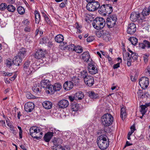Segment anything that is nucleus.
I'll return each mask as SVG.
<instances>
[{"instance_id":"nucleus-1","label":"nucleus","mask_w":150,"mask_h":150,"mask_svg":"<svg viewBox=\"0 0 150 150\" xmlns=\"http://www.w3.org/2000/svg\"><path fill=\"white\" fill-rule=\"evenodd\" d=\"M107 137L106 135H102L97 139V144L98 147L101 150L107 148L109 145V141H107Z\"/></svg>"},{"instance_id":"nucleus-2","label":"nucleus","mask_w":150,"mask_h":150,"mask_svg":"<svg viewBox=\"0 0 150 150\" xmlns=\"http://www.w3.org/2000/svg\"><path fill=\"white\" fill-rule=\"evenodd\" d=\"M123 59L125 61H127V65L130 67L131 65L132 62L131 58L134 60H136L137 59L138 55L135 52H133L132 53L130 57L129 53L125 51V52H123Z\"/></svg>"},{"instance_id":"nucleus-3","label":"nucleus","mask_w":150,"mask_h":150,"mask_svg":"<svg viewBox=\"0 0 150 150\" xmlns=\"http://www.w3.org/2000/svg\"><path fill=\"white\" fill-rule=\"evenodd\" d=\"M113 120V117L109 113L105 114L101 118L102 124L105 127H108L111 125Z\"/></svg>"},{"instance_id":"nucleus-4","label":"nucleus","mask_w":150,"mask_h":150,"mask_svg":"<svg viewBox=\"0 0 150 150\" xmlns=\"http://www.w3.org/2000/svg\"><path fill=\"white\" fill-rule=\"evenodd\" d=\"M112 7L110 4H103L100 6L99 8L98 12L99 13L104 16L107 14L108 15L112 11Z\"/></svg>"},{"instance_id":"nucleus-5","label":"nucleus","mask_w":150,"mask_h":150,"mask_svg":"<svg viewBox=\"0 0 150 150\" xmlns=\"http://www.w3.org/2000/svg\"><path fill=\"white\" fill-rule=\"evenodd\" d=\"M105 24L104 19L101 17H97L94 20L92 23L93 26L97 30L102 29Z\"/></svg>"},{"instance_id":"nucleus-6","label":"nucleus","mask_w":150,"mask_h":150,"mask_svg":"<svg viewBox=\"0 0 150 150\" xmlns=\"http://www.w3.org/2000/svg\"><path fill=\"white\" fill-rule=\"evenodd\" d=\"M40 130L39 128L36 126H33L31 127L30 129V135L34 138H35L39 139L41 138L42 137L38 136L37 134L38 133H39V134L42 135V132H40Z\"/></svg>"},{"instance_id":"nucleus-7","label":"nucleus","mask_w":150,"mask_h":150,"mask_svg":"<svg viewBox=\"0 0 150 150\" xmlns=\"http://www.w3.org/2000/svg\"><path fill=\"white\" fill-rule=\"evenodd\" d=\"M117 18V16L113 15L108 16L106 20V23L108 28H112L116 24Z\"/></svg>"},{"instance_id":"nucleus-8","label":"nucleus","mask_w":150,"mask_h":150,"mask_svg":"<svg viewBox=\"0 0 150 150\" xmlns=\"http://www.w3.org/2000/svg\"><path fill=\"white\" fill-rule=\"evenodd\" d=\"M86 8L87 10L90 11H93L97 10L100 8V4L98 1L88 2Z\"/></svg>"},{"instance_id":"nucleus-9","label":"nucleus","mask_w":150,"mask_h":150,"mask_svg":"<svg viewBox=\"0 0 150 150\" xmlns=\"http://www.w3.org/2000/svg\"><path fill=\"white\" fill-rule=\"evenodd\" d=\"M96 35L99 37H102L104 40L106 42L109 41L111 39V35L106 31H98L96 33Z\"/></svg>"},{"instance_id":"nucleus-10","label":"nucleus","mask_w":150,"mask_h":150,"mask_svg":"<svg viewBox=\"0 0 150 150\" xmlns=\"http://www.w3.org/2000/svg\"><path fill=\"white\" fill-rule=\"evenodd\" d=\"M139 83L142 88L145 89L148 87L149 85V79L146 77H142L140 79Z\"/></svg>"},{"instance_id":"nucleus-11","label":"nucleus","mask_w":150,"mask_h":150,"mask_svg":"<svg viewBox=\"0 0 150 150\" xmlns=\"http://www.w3.org/2000/svg\"><path fill=\"white\" fill-rule=\"evenodd\" d=\"M62 85L59 83H56L49 87L48 93H54L55 91H59L62 88Z\"/></svg>"},{"instance_id":"nucleus-12","label":"nucleus","mask_w":150,"mask_h":150,"mask_svg":"<svg viewBox=\"0 0 150 150\" xmlns=\"http://www.w3.org/2000/svg\"><path fill=\"white\" fill-rule=\"evenodd\" d=\"M88 70L89 73L91 74H95L98 72V69L96 66L92 63L88 64Z\"/></svg>"},{"instance_id":"nucleus-13","label":"nucleus","mask_w":150,"mask_h":150,"mask_svg":"<svg viewBox=\"0 0 150 150\" xmlns=\"http://www.w3.org/2000/svg\"><path fill=\"white\" fill-rule=\"evenodd\" d=\"M84 81L85 84L89 87L92 86L94 82L93 77L90 75H88L87 77L85 78L84 80Z\"/></svg>"},{"instance_id":"nucleus-14","label":"nucleus","mask_w":150,"mask_h":150,"mask_svg":"<svg viewBox=\"0 0 150 150\" xmlns=\"http://www.w3.org/2000/svg\"><path fill=\"white\" fill-rule=\"evenodd\" d=\"M41 86L42 88H43L48 93L49 90V87H50V81L49 80H42L40 83Z\"/></svg>"},{"instance_id":"nucleus-15","label":"nucleus","mask_w":150,"mask_h":150,"mask_svg":"<svg viewBox=\"0 0 150 150\" xmlns=\"http://www.w3.org/2000/svg\"><path fill=\"white\" fill-rule=\"evenodd\" d=\"M35 108L34 104L31 102H28L24 105V109L26 111L28 112H31Z\"/></svg>"},{"instance_id":"nucleus-16","label":"nucleus","mask_w":150,"mask_h":150,"mask_svg":"<svg viewBox=\"0 0 150 150\" xmlns=\"http://www.w3.org/2000/svg\"><path fill=\"white\" fill-rule=\"evenodd\" d=\"M136 28L134 23H131L128 25L127 30V33L130 34H132L136 31Z\"/></svg>"},{"instance_id":"nucleus-17","label":"nucleus","mask_w":150,"mask_h":150,"mask_svg":"<svg viewBox=\"0 0 150 150\" xmlns=\"http://www.w3.org/2000/svg\"><path fill=\"white\" fill-rule=\"evenodd\" d=\"M45 52L42 49L38 50L35 53V57L36 59H40L45 57Z\"/></svg>"},{"instance_id":"nucleus-18","label":"nucleus","mask_w":150,"mask_h":150,"mask_svg":"<svg viewBox=\"0 0 150 150\" xmlns=\"http://www.w3.org/2000/svg\"><path fill=\"white\" fill-rule=\"evenodd\" d=\"M68 101L65 99L60 100L58 103V105L59 108H67L69 105Z\"/></svg>"},{"instance_id":"nucleus-19","label":"nucleus","mask_w":150,"mask_h":150,"mask_svg":"<svg viewBox=\"0 0 150 150\" xmlns=\"http://www.w3.org/2000/svg\"><path fill=\"white\" fill-rule=\"evenodd\" d=\"M73 87V82L71 81H67L64 83L63 87L65 90L68 91L71 89Z\"/></svg>"},{"instance_id":"nucleus-20","label":"nucleus","mask_w":150,"mask_h":150,"mask_svg":"<svg viewBox=\"0 0 150 150\" xmlns=\"http://www.w3.org/2000/svg\"><path fill=\"white\" fill-rule=\"evenodd\" d=\"M120 108L121 109L120 117L123 120L127 116V114L126 112V107L123 105L122 104L120 105Z\"/></svg>"},{"instance_id":"nucleus-21","label":"nucleus","mask_w":150,"mask_h":150,"mask_svg":"<svg viewBox=\"0 0 150 150\" xmlns=\"http://www.w3.org/2000/svg\"><path fill=\"white\" fill-rule=\"evenodd\" d=\"M26 55L27 51L25 49L22 48L20 50L17 56H18L17 57L20 58L22 59L25 58Z\"/></svg>"},{"instance_id":"nucleus-22","label":"nucleus","mask_w":150,"mask_h":150,"mask_svg":"<svg viewBox=\"0 0 150 150\" xmlns=\"http://www.w3.org/2000/svg\"><path fill=\"white\" fill-rule=\"evenodd\" d=\"M140 14L138 12H133L130 15V18L132 21L135 22L139 17Z\"/></svg>"},{"instance_id":"nucleus-23","label":"nucleus","mask_w":150,"mask_h":150,"mask_svg":"<svg viewBox=\"0 0 150 150\" xmlns=\"http://www.w3.org/2000/svg\"><path fill=\"white\" fill-rule=\"evenodd\" d=\"M60 140L59 138H54L53 139L52 142L54 146H53V149L57 150V149L60 148L61 147V145L59 143L58 141Z\"/></svg>"},{"instance_id":"nucleus-24","label":"nucleus","mask_w":150,"mask_h":150,"mask_svg":"<svg viewBox=\"0 0 150 150\" xmlns=\"http://www.w3.org/2000/svg\"><path fill=\"white\" fill-rule=\"evenodd\" d=\"M41 86H40L39 83H38L34 84L32 87L33 91L35 93L38 94L41 92Z\"/></svg>"},{"instance_id":"nucleus-25","label":"nucleus","mask_w":150,"mask_h":150,"mask_svg":"<svg viewBox=\"0 0 150 150\" xmlns=\"http://www.w3.org/2000/svg\"><path fill=\"white\" fill-rule=\"evenodd\" d=\"M53 132H48L45 134L44 137V139L46 142H49L53 136Z\"/></svg>"},{"instance_id":"nucleus-26","label":"nucleus","mask_w":150,"mask_h":150,"mask_svg":"<svg viewBox=\"0 0 150 150\" xmlns=\"http://www.w3.org/2000/svg\"><path fill=\"white\" fill-rule=\"evenodd\" d=\"M42 104L43 107L47 109H51L52 106V103L48 101H46L43 102Z\"/></svg>"},{"instance_id":"nucleus-27","label":"nucleus","mask_w":150,"mask_h":150,"mask_svg":"<svg viewBox=\"0 0 150 150\" xmlns=\"http://www.w3.org/2000/svg\"><path fill=\"white\" fill-rule=\"evenodd\" d=\"M18 56L17 55L13 58V59L12 61L13 64L16 66H19L21 63L22 61V59L20 58L17 57Z\"/></svg>"},{"instance_id":"nucleus-28","label":"nucleus","mask_w":150,"mask_h":150,"mask_svg":"<svg viewBox=\"0 0 150 150\" xmlns=\"http://www.w3.org/2000/svg\"><path fill=\"white\" fill-rule=\"evenodd\" d=\"M81 56L83 60L87 62L89 61L90 56L88 52H84L82 54Z\"/></svg>"},{"instance_id":"nucleus-29","label":"nucleus","mask_w":150,"mask_h":150,"mask_svg":"<svg viewBox=\"0 0 150 150\" xmlns=\"http://www.w3.org/2000/svg\"><path fill=\"white\" fill-rule=\"evenodd\" d=\"M89 97L93 99H96L99 97L98 95L93 91H90L88 92Z\"/></svg>"},{"instance_id":"nucleus-30","label":"nucleus","mask_w":150,"mask_h":150,"mask_svg":"<svg viewBox=\"0 0 150 150\" xmlns=\"http://www.w3.org/2000/svg\"><path fill=\"white\" fill-rule=\"evenodd\" d=\"M54 39L57 42L61 43L64 40V37L62 35L59 34L56 36Z\"/></svg>"},{"instance_id":"nucleus-31","label":"nucleus","mask_w":150,"mask_h":150,"mask_svg":"<svg viewBox=\"0 0 150 150\" xmlns=\"http://www.w3.org/2000/svg\"><path fill=\"white\" fill-rule=\"evenodd\" d=\"M75 96L76 99L81 100L83 98L84 96L82 92L80 91L76 93L75 94Z\"/></svg>"},{"instance_id":"nucleus-32","label":"nucleus","mask_w":150,"mask_h":150,"mask_svg":"<svg viewBox=\"0 0 150 150\" xmlns=\"http://www.w3.org/2000/svg\"><path fill=\"white\" fill-rule=\"evenodd\" d=\"M64 46L65 49H67L69 51H74V49L75 47V46L73 44H71L69 45L68 46L67 43H65L64 44Z\"/></svg>"},{"instance_id":"nucleus-33","label":"nucleus","mask_w":150,"mask_h":150,"mask_svg":"<svg viewBox=\"0 0 150 150\" xmlns=\"http://www.w3.org/2000/svg\"><path fill=\"white\" fill-rule=\"evenodd\" d=\"M35 20L36 23L38 24L40 20V15L38 11H35Z\"/></svg>"},{"instance_id":"nucleus-34","label":"nucleus","mask_w":150,"mask_h":150,"mask_svg":"<svg viewBox=\"0 0 150 150\" xmlns=\"http://www.w3.org/2000/svg\"><path fill=\"white\" fill-rule=\"evenodd\" d=\"M74 51H75L76 52L79 53H81L83 51L82 47L79 45L75 46L74 49Z\"/></svg>"},{"instance_id":"nucleus-35","label":"nucleus","mask_w":150,"mask_h":150,"mask_svg":"<svg viewBox=\"0 0 150 150\" xmlns=\"http://www.w3.org/2000/svg\"><path fill=\"white\" fill-rule=\"evenodd\" d=\"M129 40L131 42L132 44L134 45H136L138 42V40L135 37L129 38Z\"/></svg>"},{"instance_id":"nucleus-36","label":"nucleus","mask_w":150,"mask_h":150,"mask_svg":"<svg viewBox=\"0 0 150 150\" xmlns=\"http://www.w3.org/2000/svg\"><path fill=\"white\" fill-rule=\"evenodd\" d=\"M35 71L33 67L31 66H30V67L28 68V69L26 72L27 74L28 75L31 74Z\"/></svg>"},{"instance_id":"nucleus-37","label":"nucleus","mask_w":150,"mask_h":150,"mask_svg":"<svg viewBox=\"0 0 150 150\" xmlns=\"http://www.w3.org/2000/svg\"><path fill=\"white\" fill-rule=\"evenodd\" d=\"M141 109L140 111L142 113V114L144 115L146 112V106L144 105H142L140 106Z\"/></svg>"},{"instance_id":"nucleus-38","label":"nucleus","mask_w":150,"mask_h":150,"mask_svg":"<svg viewBox=\"0 0 150 150\" xmlns=\"http://www.w3.org/2000/svg\"><path fill=\"white\" fill-rule=\"evenodd\" d=\"M17 10L18 13L21 15L23 14L25 12L24 8L21 6H19Z\"/></svg>"},{"instance_id":"nucleus-39","label":"nucleus","mask_w":150,"mask_h":150,"mask_svg":"<svg viewBox=\"0 0 150 150\" xmlns=\"http://www.w3.org/2000/svg\"><path fill=\"white\" fill-rule=\"evenodd\" d=\"M30 62L29 60L27 61L26 62H25L23 66V68L24 70L27 71V70L28 69L29 67L30 66Z\"/></svg>"},{"instance_id":"nucleus-40","label":"nucleus","mask_w":150,"mask_h":150,"mask_svg":"<svg viewBox=\"0 0 150 150\" xmlns=\"http://www.w3.org/2000/svg\"><path fill=\"white\" fill-rule=\"evenodd\" d=\"M7 10L11 12H13L16 9L15 7L12 5H8L7 6Z\"/></svg>"},{"instance_id":"nucleus-41","label":"nucleus","mask_w":150,"mask_h":150,"mask_svg":"<svg viewBox=\"0 0 150 150\" xmlns=\"http://www.w3.org/2000/svg\"><path fill=\"white\" fill-rule=\"evenodd\" d=\"M80 74L81 77L83 78L84 80L85 78H86L87 76H88L87 71L85 70L81 71Z\"/></svg>"},{"instance_id":"nucleus-42","label":"nucleus","mask_w":150,"mask_h":150,"mask_svg":"<svg viewBox=\"0 0 150 150\" xmlns=\"http://www.w3.org/2000/svg\"><path fill=\"white\" fill-rule=\"evenodd\" d=\"M79 109V106L78 104H76L72 105L71 106V110L73 111H76Z\"/></svg>"},{"instance_id":"nucleus-43","label":"nucleus","mask_w":150,"mask_h":150,"mask_svg":"<svg viewBox=\"0 0 150 150\" xmlns=\"http://www.w3.org/2000/svg\"><path fill=\"white\" fill-rule=\"evenodd\" d=\"M150 13V11L149 10V8H144L142 11V14L143 16H146L149 15Z\"/></svg>"},{"instance_id":"nucleus-44","label":"nucleus","mask_w":150,"mask_h":150,"mask_svg":"<svg viewBox=\"0 0 150 150\" xmlns=\"http://www.w3.org/2000/svg\"><path fill=\"white\" fill-rule=\"evenodd\" d=\"M71 82L75 83V84H78L79 82V79L76 76H73L72 78Z\"/></svg>"},{"instance_id":"nucleus-45","label":"nucleus","mask_w":150,"mask_h":150,"mask_svg":"<svg viewBox=\"0 0 150 150\" xmlns=\"http://www.w3.org/2000/svg\"><path fill=\"white\" fill-rule=\"evenodd\" d=\"M7 8V5L6 3H2L0 4V9L1 11L5 10Z\"/></svg>"},{"instance_id":"nucleus-46","label":"nucleus","mask_w":150,"mask_h":150,"mask_svg":"<svg viewBox=\"0 0 150 150\" xmlns=\"http://www.w3.org/2000/svg\"><path fill=\"white\" fill-rule=\"evenodd\" d=\"M42 41L43 43L46 44L49 42V40L47 37H44L42 38Z\"/></svg>"},{"instance_id":"nucleus-47","label":"nucleus","mask_w":150,"mask_h":150,"mask_svg":"<svg viewBox=\"0 0 150 150\" xmlns=\"http://www.w3.org/2000/svg\"><path fill=\"white\" fill-rule=\"evenodd\" d=\"M145 47H147L148 48L150 47V42L149 41L146 40H144Z\"/></svg>"},{"instance_id":"nucleus-48","label":"nucleus","mask_w":150,"mask_h":150,"mask_svg":"<svg viewBox=\"0 0 150 150\" xmlns=\"http://www.w3.org/2000/svg\"><path fill=\"white\" fill-rule=\"evenodd\" d=\"M34 96L29 92L27 93L26 94V97L29 99H32L33 98Z\"/></svg>"},{"instance_id":"nucleus-49","label":"nucleus","mask_w":150,"mask_h":150,"mask_svg":"<svg viewBox=\"0 0 150 150\" xmlns=\"http://www.w3.org/2000/svg\"><path fill=\"white\" fill-rule=\"evenodd\" d=\"M149 56V55H147L146 54H144V60L145 62H148Z\"/></svg>"},{"instance_id":"nucleus-50","label":"nucleus","mask_w":150,"mask_h":150,"mask_svg":"<svg viewBox=\"0 0 150 150\" xmlns=\"http://www.w3.org/2000/svg\"><path fill=\"white\" fill-rule=\"evenodd\" d=\"M94 40V38L93 36L89 37L87 39L88 42H90Z\"/></svg>"},{"instance_id":"nucleus-51","label":"nucleus","mask_w":150,"mask_h":150,"mask_svg":"<svg viewBox=\"0 0 150 150\" xmlns=\"http://www.w3.org/2000/svg\"><path fill=\"white\" fill-rule=\"evenodd\" d=\"M139 47L142 49H144L145 48V47L144 46V41L142 43H139Z\"/></svg>"},{"instance_id":"nucleus-52","label":"nucleus","mask_w":150,"mask_h":150,"mask_svg":"<svg viewBox=\"0 0 150 150\" xmlns=\"http://www.w3.org/2000/svg\"><path fill=\"white\" fill-rule=\"evenodd\" d=\"M145 70L146 72L147 73V74L150 76V66H148Z\"/></svg>"},{"instance_id":"nucleus-53","label":"nucleus","mask_w":150,"mask_h":150,"mask_svg":"<svg viewBox=\"0 0 150 150\" xmlns=\"http://www.w3.org/2000/svg\"><path fill=\"white\" fill-rule=\"evenodd\" d=\"M120 63H118L116 64H114L113 66V68L114 69H115L118 68V67H120Z\"/></svg>"},{"instance_id":"nucleus-54","label":"nucleus","mask_w":150,"mask_h":150,"mask_svg":"<svg viewBox=\"0 0 150 150\" xmlns=\"http://www.w3.org/2000/svg\"><path fill=\"white\" fill-rule=\"evenodd\" d=\"M69 98L71 101L73 102L74 100V99L76 98L75 96L74 97H73L71 96H69Z\"/></svg>"},{"instance_id":"nucleus-55","label":"nucleus","mask_w":150,"mask_h":150,"mask_svg":"<svg viewBox=\"0 0 150 150\" xmlns=\"http://www.w3.org/2000/svg\"><path fill=\"white\" fill-rule=\"evenodd\" d=\"M45 19L46 21L47 22V23H49L50 22V20L49 18L46 15H45Z\"/></svg>"},{"instance_id":"nucleus-56","label":"nucleus","mask_w":150,"mask_h":150,"mask_svg":"<svg viewBox=\"0 0 150 150\" xmlns=\"http://www.w3.org/2000/svg\"><path fill=\"white\" fill-rule=\"evenodd\" d=\"M5 76H10L12 75V73H6L5 72L4 74Z\"/></svg>"},{"instance_id":"nucleus-57","label":"nucleus","mask_w":150,"mask_h":150,"mask_svg":"<svg viewBox=\"0 0 150 150\" xmlns=\"http://www.w3.org/2000/svg\"><path fill=\"white\" fill-rule=\"evenodd\" d=\"M131 79L132 81L134 82L136 81V79L135 78V77L131 76Z\"/></svg>"},{"instance_id":"nucleus-58","label":"nucleus","mask_w":150,"mask_h":150,"mask_svg":"<svg viewBox=\"0 0 150 150\" xmlns=\"http://www.w3.org/2000/svg\"><path fill=\"white\" fill-rule=\"evenodd\" d=\"M132 144H131L129 143V142L127 141L126 142V144L125 145V147L127 146H129L130 145H132Z\"/></svg>"},{"instance_id":"nucleus-59","label":"nucleus","mask_w":150,"mask_h":150,"mask_svg":"<svg viewBox=\"0 0 150 150\" xmlns=\"http://www.w3.org/2000/svg\"><path fill=\"white\" fill-rule=\"evenodd\" d=\"M13 64L12 62H11V61H10L9 60H8L7 61V64L8 65L11 66L12 65V64Z\"/></svg>"},{"instance_id":"nucleus-60","label":"nucleus","mask_w":150,"mask_h":150,"mask_svg":"<svg viewBox=\"0 0 150 150\" xmlns=\"http://www.w3.org/2000/svg\"><path fill=\"white\" fill-rule=\"evenodd\" d=\"M16 76L17 75L16 74H15L13 75V76L11 78L10 80L11 81H13L16 79Z\"/></svg>"},{"instance_id":"nucleus-61","label":"nucleus","mask_w":150,"mask_h":150,"mask_svg":"<svg viewBox=\"0 0 150 150\" xmlns=\"http://www.w3.org/2000/svg\"><path fill=\"white\" fill-rule=\"evenodd\" d=\"M17 113H18V114H17L18 117V118L19 119H20V117L21 116H22V115L21 114V113L19 111Z\"/></svg>"},{"instance_id":"nucleus-62","label":"nucleus","mask_w":150,"mask_h":150,"mask_svg":"<svg viewBox=\"0 0 150 150\" xmlns=\"http://www.w3.org/2000/svg\"><path fill=\"white\" fill-rule=\"evenodd\" d=\"M20 147L23 150H27L25 146L23 145H21L20 146Z\"/></svg>"},{"instance_id":"nucleus-63","label":"nucleus","mask_w":150,"mask_h":150,"mask_svg":"<svg viewBox=\"0 0 150 150\" xmlns=\"http://www.w3.org/2000/svg\"><path fill=\"white\" fill-rule=\"evenodd\" d=\"M134 132V131H133V130L132 129V130H131L130 132H129L127 134V135L131 136V135Z\"/></svg>"},{"instance_id":"nucleus-64","label":"nucleus","mask_w":150,"mask_h":150,"mask_svg":"<svg viewBox=\"0 0 150 150\" xmlns=\"http://www.w3.org/2000/svg\"><path fill=\"white\" fill-rule=\"evenodd\" d=\"M65 4L64 3H62L60 5V7H64L65 6Z\"/></svg>"}]
</instances>
